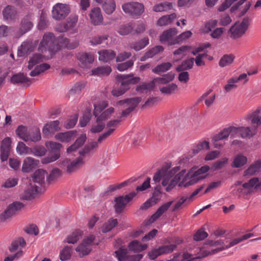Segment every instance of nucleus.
<instances>
[{"mask_svg":"<svg viewBox=\"0 0 261 261\" xmlns=\"http://www.w3.org/2000/svg\"><path fill=\"white\" fill-rule=\"evenodd\" d=\"M133 74L117 75L116 76L117 82L120 83V86L118 89H113L112 92V94L115 96H119L129 89L130 84H135L140 81L139 77H133Z\"/></svg>","mask_w":261,"mask_h":261,"instance_id":"f03ea898","label":"nucleus"},{"mask_svg":"<svg viewBox=\"0 0 261 261\" xmlns=\"http://www.w3.org/2000/svg\"><path fill=\"white\" fill-rule=\"evenodd\" d=\"M123 10L132 16H140L144 12V6L138 2H130L122 6Z\"/></svg>","mask_w":261,"mask_h":261,"instance_id":"4468645a","label":"nucleus"},{"mask_svg":"<svg viewBox=\"0 0 261 261\" xmlns=\"http://www.w3.org/2000/svg\"><path fill=\"white\" fill-rule=\"evenodd\" d=\"M72 247L65 246L60 252V259L62 261H65L69 259L71 256Z\"/></svg>","mask_w":261,"mask_h":261,"instance_id":"e2e57ef3","label":"nucleus"},{"mask_svg":"<svg viewBox=\"0 0 261 261\" xmlns=\"http://www.w3.org/2000/svg\"><path fill=\"white\" fill-rule=\"evenodd\" d=\"M118 224V221L117 219H110L107 222H105L101 227V231L103 233L111 230L114 227Z\"/></svg>","mask_w":261,"mask_h":261,"instance_id":"de8ad7c7","label":"nucleus"},{"mask_svg":"<svg viewBox=\"0 0 261 261\" xmlns=\"http://www.w3.org/2000/svg\"><path fill=\"white\" fill-rule=\"evenodd\" d=\"M47 177V173L43 169L36 170L32 176L33 181L41 186L44 183L45 178Z\"/></svg>","mask_w":261,"mask_h":261,"instance_id":"c756f323","label":"nucleus"},{"mask_svg":"<svg viewBox=\"0 0 261 261\" xmlns=\"http://www.w3.org/2000/svg\"><path fill=\"white\" fill-rule=\"evenodd\" d=\"M176 15L175 13H172L170 15H165L161 17L158 20L157 24L160 26H164L171 23L175 19Z\"/></svg>","mask_w":261,"mask_h":261,"instance_id":"a18cd8bd","label":"nucleus"},{"mask_svg":"<svg viewBox=\"0 0 261 261\" xmlns=\"http://www.w3.org/2000/svg\"><path fill=\"white\" fill-rule=\"evenodd\" d=\"M27 136L28 139L26 138L25 142L30 141L36 142L39 141L41 139L40 131L37 128L29 129Z\"/></svg>","mask_w":261,"mask_h":261,"instance_id":"72a5a7b5","label":"nucleus"},{"mask_svg":"<svg viewBox=\"0 0 261 261\" xmlns=\"http://www.w3.org/2000/svg\"><path fill=\"white\" fill-rule=\"evenodd\" d=\"M39 49L42 51L48 49L50 52H56L59 49V46L57 42L53 33L47 32L44 34L42 40L40 42Z\"/></svg>","mask_w":261,"mask_h":261,"instance_id":"6e6552de","label":"nucleus"},{"mask_svg":"<svg viewBox=\"0 0 261 261\" xmlns=\"http://www.w3.org/2000/svg\"><path fill=\"white\" fill-rule=\"evenodd\" d=\"M147 247L146 244L142 245L137 240H134L131 242L128 245L129 250L133 251L135 252H140L145 250Z\"/></svg>","mask_w":261,"mask_h":261,"instance_id":"79ce46f5","label":"nucleus"},{"mask_svg":"<svg viewBox=\"0 0 261 261\" xmlns=\"http://www.w3.org/2000/svg\"><path fill=\"white\" fill-rule=\"evenodd\" d=\"M155 83L153 80L148 83H142L136 88V91L139 94H147L154 88Z\"/></svg>","mask_w":261,"mask_h":261,"instance_id":"473e14b6","label":"nucleus"},{"mask_svg":"<svg viewBox=\"0 0 261 261\" xmlns=\"http://www.w3.org/2000/svg\"><path fill=\"white\" fill-rule=\"evenodd\" d=\"M149 43V39L147 37L139 40L138 41L132 43L129 45L131 48L134 49L136 51H139L144 48Z\"/></svg>","mask_w":261,"mask_h":261,"instance_id":"4c0bfd02","label":"nucleus"},{"mask_svg":"<svg viewBox=\"0 0 261 261\" xmlns=\"http://www.w3.org/2000/svg\"><path fill=\"white\" fill-rule=\"evenodd\" d=\"M103 11L108 14H111L115 10L116 4L114 0H107L102 4Z\"/></svg>","mask_w":261,"mask_h":261,"instance_id":"c03bdc74","label":"nucleus"},{"mask_svg":"<svg viewBox=\"0 0 261 261\" xmlns=\"http://www.w3.org/2000/svg\"><path fill=\"white\" fill-rule=\"evenodd\" d=\"M127 250L126 248H120L115 251V253L118 261H126L128 257Z\"/></svg>","mask_w":261,"mask_h":261,"instance_id":"680f3d73","label":"nucleus"},{"mask_svg":"<svg viewBox=\"0 0 261 261\" xmlns=\"http://www.w3.org/2000/svg\"><path fill=\"white\" fill-rule=\"evenodd\" d=\"M30 82V79L23 73L13 75L11 79V82L13 84L25 83Z\"/></svg>","mask_w":261,"mask_h":261,"instance_id":"ea45409f","label":"nucleus"},{"mask_svg":"<svg viewBox=\"0 0 261 261\" xmlns=\"http://www.w3.org/2000/svg\"><path fill=\"white\" fill-rule=\"evenodd\" d=\"M90 22L94 25H102L103 22L101 10L98 7L92 8L89 13Z\"/></svg>","mask_w":261,"mask_h":261,"instance_id":"aec40b11","label":"nucleus"},{"mask_svg":"<svg viewBox=\"0 0 261 261\" xmlns=\"http://www.w3.org/2000/svg\"><path fill=\"white\" fill-rule=\"evenodd\" d=\"M50 67V65L47 63L41 64L36 66L35 69L30 72V75L32 76H37L49 69Z\"/></svg>","mask_w":261,"mask_h":261,"instance_id":"09e8293b","label":"nucleus"},{"mask_svg":"<svg viewBox=\"0 0 261 261\" xmlns=\"http://www.w3.org/2000/svg\"><path fill=\"white\" fill-rule=\"evenodd\" d=\"M247 161L246 156L241 154L238 155L234 158L231 166L234 168L241 167L246 163Z\"/></svg>","mask_w":261,"mask_h":261,"instance_id":"6e6d98bb","label":"nucleus"},{"mask_svg":"<svg viewBox=\"0 0 261 261\" xmlns=\"http://www.w3.org/2000/svg\"><path fill=\"white\" fill-rule=\"evenodd\" d=\"M3 16L5 21H15L17 18V11L14 7L8 5L3 10Z\"/></svg>","mask_w":261,"mask_h":261,"instance_id":"412c9836","label":"nucleus"},{"mask_svg":"<svg viewBox=\"0 0 261 261\" xmlns=\"http://www.w3.org/2000/svg\"><path fill=\"white\" fill-rule=\"evenodd\" d=\"M78 21V16L76 14L71 15L67 19L63 27L58 29V31L60 32H64L68 31L70 29H72L76 25Z\"/></svg>","mask_w":261,"mask_h":261,"instance_id":"b1692460","label":"nucleus"},{"mask_svg":"<svg viewBox=\"0 0 261 261\" xmlns=\"http://www.w3.org/2000/svg\"><path fill=\"white\" fill-rule=\"evenodd\" d=\"M70 12V7L69 5L65 4L57 3L53 8V18L57 20H61L65 19Z\"/></svg>","mask_w":261,"mask_h":261,"instance_id":"9b49d317","label":"nucleus"},{"mask_svg":"<svg viewBox=\"0 0 261 261\" xmlns=\"http://www.w3.org/2000/svg\"><path fill=\"white\" fill-rule=\"evenodd\" d=\"M177 31L175 28H171L163 32L160 37V40L162 43H167L169 45L178 44Z\"/></svg>","mask_w":261,"mask_h":261,"instance_id":"dca6fc26","label":"nucleus"},{"mask_svg":"<svg viewBox=\"0 0 261 261\" xmlns=\"http://www.w3.org/2000/svg\"><path fill=\"white\" fill-rule=\"evenodd\" d=\"M38 191V187L36 185H31L25 190L21 196V199L31 200L35 198Z\"/></svg>","mask_w":261,"mask_h":261,"instance_id":"7c9ffc66","label":"nucleus"},{"mask_svg":"<svg viewBox=\"0 0 261 261\" xmlns=\"http://www.w3.org/2000/svg\"><path fill=\"white\" fill-rule=\"evenodd\" d=\"M87 139L86 134H82L77 138L74 143L68 147L67 149V152L69 153L76 151L78 148L83 146Z\"/></svg>","mask_w":261,"mask_h":261,"instance_id":"c85d7f7f","label":"nucleus"},{"mask_svg":"<svg viewBox=\"0 0 261 261\" xmlns=\"http://www.w3.org/2000/svg\"><path fill=\"white\" fill-rule=\"evenodd\" d=\"M172 67V64L169 62L163 63L157 65L152 69V72L159 74L160 72H164L169 70Z\"/></svg>","mask_w":261,"mask_h":261,"instance_id":"4d7b16f0","label":"nucleus"},{"mask_svg":"<svg viewBox=\"0 0 261 261\" xmlns=\"http://www.w3.org/2000/svg\"><path fill=\"white\" fill-rule=\"evenodd\" d=\"M11 139L9 137L5 138L1 147V159L2 162L7 161L11 149Z\"/></svg>","mask_w":261,"mask_h":261,"instance_id":"4be33fe9","label":"nucleus"},{"mask_svg":"<svg viewBox=\"0 0 261 261\" xmlns=\"http://www.w3.org/2000/svg\"><path fill=\"white\" fill-rule=\"evenodd\" d=\"M25 245L26 242L24 239L22 237H19L12 242L9 249L10 252H13L17 250L19 247L22 248L24 247Z\"/></svg>","mask_w":261,"mask_h":261,"instance_id":"37998d69","label":"nucleus"},{"mask_svg":"<svg viewBox=\"0 0 261 261\" xmlns=\"http://www.w3.org/2000/svg\"><path fill=\"white\" fill-rule=\"evenodd\" d=\"M173 201H169L166 203L163 204L156 211V212L151 216V218L149 219L150 222H153L154 221L157 220L159 217H160L163 213H164L166 211L168 210L169 207L172 204Z\"/></svg>","mask_w":261,"mask_h":261,"instance_id":"2f4dec72","label":"nucleus"},{"mask_svg":"<svg viewBox=\"0 0 261 261\" xmlns=\"http://www.w3.org/2000/svg\"><path fill=\"white\" fill-rule=\"evenodd\" d=\"M32 51V42L30 41L24 42L18 49V56L23 57Z\"/></svg>","mask_w":261,"mask_h":261,"instance_id":"c9c22d12","label":"nucleus"},{"mask_svg":"<svg viewBox=\"0 0 261 261\" xmlns=\"http://www.w3.org/2000/svg\"><path fill=\"white\" fill-rule=\"evenodd\" d=\"M59 124L60 122L58 120L53 121L47 123L43 129V135L47 137L58 131L59 129Z\"/></svg>","mask_w":261,"mask_h":261,"instance_id":"393cba45","label":"nucleus"},{"mask_svg":"<svg viewBox=\"0 0 261 261\" xmlns=\"http://www.w3.org/2000/svg\"><path fill=\"white\" fill-rule=\"evenodd\" d=\"M174 78V74L172 72H168L164 74L162 77H155L153 80L154 83H159L162 84H167L172 81Z\"/></svg>","mask_w":261,"mask_h":261,"instance_id":"a19ab883","label":"nucleus"},{"mask_svg":"<svg viewBox=\"0 0 261 261\" xmlns=\"http://www.w3.org/2000/svg\"><path fill=\"white\" fill-rule=\"evenodd\" d=\"M208 236V234L204 231V228L201 227L194 234L193 239L196 241H202Z\"/></svg>","mask_w":261,"mask_h":261,"instance_id":"774afa93","label":"nucleus"},{"mask_svg":"<svg viewBox=\"0 0 261 261\" xmlns=\"http://www.w3.org/2000/svg\"><path fill=\"white\" fill-rule=\"evenodd\" d=\"M261 169V161H257L251 165L245 171V175H253L258 173Z\"/></svg>","mask_w":261,"mask_h":261,"instance_id":"e433bc0d","label":"nucleus"},{"mask_svg":"<svg viewBox=\"0 0 261 261\" xmlns=\"http://www.w3.org/2000/svg\"><path fill=\"white\" fill-rule=\"evenodd\" d=\"M43 59V57L42 55L40 54H34L29 60L28 68L30 70L32 69L34 66L42 62Z\"/></svg>","mask_w":261,"mask_h":261,"instance_id":"13d9d810","label":"nucleus"},{"mask_svg":"<svg viewBox=\"0 0 261 261\" xmlns=\"http://www.w3.org/2000/svg\"><path fill=\"white\" fill-rule=\"evenodd\" d=\"M170 167V165L166 164L161 169L158 170L153 177V180L155 183L159 182L162 179V186H168L166 188L167 192L170 191L186 173V170H182L178 173L176 174L179 170V167H176L168 170Z\"/></svg>","mask_w":261,"mask_h":261,"instance_id":"f257e3e1","label":"nucleus"},{"mask_svg":"<svg viewBox=\"0 0 261 261\" xmlns=\"http://www.w3.org/2000/svg\"><path fill=\"white\" fill-rule=\"evenodd\" d=\"M29 130L27 128L23 125H19L16 130V134L21 139L24 141L26 138L28 139L27 134Z\"/></svg>","mask_w":261,"mask_h":261,"instance_id":"69168bd1","label":"nucleus"},{"mask_svg":"<svg viewBox=\"0 0 261 261\" xmlns=\"http://www.w3.org/2000/svg\"><path fill=\"white\" fill-rule=\"evenodd\" d=\"M39 161L32 157H27L23 161L22 170L24 172H30L37 166Z\"/></svg>","mask_w":261,"mask_h":261,"instance_id":"cd10ccee","label":"nucleus"},{"mask_svg":"<svg viewBox=\"0 0 261 261\" xmlns=\"http://www.w3.org/2000/svg\"><path fill=\"white\" fill-rule=\"evenodd\" d=\"M258 179L257 177H253L250 179L248 182L244 183L243 185V188L248 190L247 193L249 194L251 192L252 188L255 186L258 185Z\"/></svg>","mask_w":261,"mask_h":261,"instance_id":"052dcab7","label":"nucleus"},{"mask_svg":"<svg viewBox=\"0 0 261 261\" xmlns=\"http://www.w3.org/2000/svg\"><path fill=\"white\" fill-rule=\"evenodd\" d=\"M82 232V231L80 230H75L69 235L64 242L69 244H75L81 238Z\"/></svg>","mask_w":261,"mask_h":261,"instance_id":"8fccbe9b","label":"nucleus"},{"mask_svg":"<svg viewBox=\"0 0 261 261\" xmlns=\"http://www.w3.org/2000/svg\"><path fill=\"white\" fill-rule=\"evenodd\" d=\"M210 169L208 166H204L201 167L199 169L194 171L192 169L183 178L182 181L179 184L181 186L184 184L185 187L193 185L197 183L199 180H201L205 177V175H201L207 172Z\"/></svg>","mask_w":261,"mask_h":261,"instance_id":"7ed1b4c3","label":"nucleus"},{"mask_svg":"<svg viewBox=\"0 0 261 261\" xmlns=\"http://www.w3.org/2000/svg\"><path fill=\"white\" fill-rule=\"evenodd\" d=\"M134 26L133 23H129L121 25L118 30V33L122 36L129 34L133 30Z\"/></svg>","mask_w":261,"mask_h":261,"instance_id":"603ef678","label":"nucleus"},{"mask_svg":"<svg viewBox=\"0 0 261 261\" xmlns=\"http://www.w3.org/2000/svg\"><path fill=\"white\" fill-rule=\"evenodd\" d=\"M250 20L248 17H245L241 22H237L232 25L228 31L230 38L236 39L243 36L248 29Z\"/></svg>","mask_w":261,"mask_h":261,"instance_id":"0eeeda50","label":"nucleus"},{"mask_svg":"<svg viewBox=\"0 0 261 261\" xmlns=\"http://www.w3.org/2000/svg\"><path fill=\"white\" fill-rule=\"evenodd\" d=\"M33 27V23L31 21L30 16H26L21 21L19 28L14 33L13 36L15 38L18 39L30 31Z\"/></svg>","mask_w":261,"mask_h":261,"instance_id":"2eb2a0df","label":"nucleus"},{"mask_svg":"<svg viewBox=\"0 0 261 261\" xmlns=\"http://www.w3.org/2000/svg\"><path fill=\"white\" fill-rule=\"evenodd\" d=\"M234 59V56L232 54L224 55L219 61V65L221 67L231 64Z\"/></svg>","mask_w":261,"mask_h":261,"instance_id":"864d4df0","label":"nucleus"},{"mask_svg":"<svg viewBox=\"0 0 261 261\" xmlns=\"http://www.w3.org/2000/svg\"><path fill=\"white\" fill-rule=\"evenodd\" d=\"M240 127L230 126L224 128L217 134L215 138L217 140H224L227 138L229 135L231 138H235L240 136Z\"/></svg>","mask_w":261,"mask_h":261,"instance_id":"6ab92c4d","label":"nucleus"},{"mask_svg":"<svg viewBox=\"0 0 261 261\" xmlns=\"http://www.w3.org/2000/svg\"><path fill=\"white\" fill-rule=\"evenodd\" d=\"M135 192H132L125 196H119L115 199L114 208L116 213H121L128 203L136 195Z\"/></svg>","mask_w":261,"mask_h":261,"instance_id":"ddd939ff","label":"nucleus"},{"mask_svg":"<svg viewBox=\"0 0 261 261\" xmlns=\"http://www.w3.org/2000/svg\"><path fill=\"white\" fill-rule=\"evenodd\" d=\"M112 71V69L109 66L98 67L92 69V74L97 76H106L109 75Z\"/></svg>","mask_w":261,"mask_h":261,"instance_id":"f704fd0d","label":"nucleus"},{"mask_svg":"<svg viewBox=\"0 0 261 261\" xmlns=\"http://www.w3.org/2000/svg\"><path fill=\"white\" fill-rule=\"evenodd\" d=\"M24 205L22 203L19 201H15L10 204L5 210V211L1 215L0 219L1 220L5 221L6 219L10 218L15 213L20 210Z\"/></svg>","mask_w":261,"mask_h":261,"instance_id":"a211bd4d","label":"nucleus"},{"mask_svg":"<svg viewBox=\"0 0 261 261\" xmlns=\"http://www.w3.org/2000/svg\"><path fill=\"white\" fill-rule=\"evenodd\" d=\"M76 131L74 130H69L65 133H57L55 138L62 142H68L70 141L76 135Z\"/></svg>","mask_w":261,"mask_h":261,"instance_id":"bb28decb","label":"nucleus"},{"mask_svg":"<svg viewBox=\"0 0 261 261\" xmlns=\"http://www.w3.org/2000/svg\"><path fill=\"white\" fill-rule=\"evenodd\" d=\"M177 89V86L175 84L172 83L166 86L163 87L162 88H160V90L162 93L171 94Z\"/></svg>","mask_w":261,"mask_h":261,"instance_id":"338daca9","label":"nucleus"},{"mask_svg":"<svg viewBox=\"0 0 261 261\" xmlns=\"http://www.w3.org/2000/svg\"><path fill=\"white\" fill-rule=\"evenodd\" d=\"M46 149L43 146L36 145L31 148L30 154L33 153L36 156H42L45 154Z\"/></svg>","mask_w":261,"mask_h":261,"instance_id":"bf43d9fd","label":"nucleus"},{"mask_svg":"<svg viewBox=\"0 0 261 261\" xmlns=\"http://www.w3.org/2000/svg\"><path fill=\"white\" fill-rule=\"evenodd\" d=\"M46 147L50 149L49 154L42 160V163L46 164L54 162L60 157V149L62 145L54 141H48L46 143Z\"/></svg>","mask_w":261,"mask_h":261,"instance_id":"1a4fd4ad","label":"nucleus"},{"mask_svg":"<svg viewBox=\"0 0 261 261\" xmlns=\"http://www.w3.org/2000/svg\"><path fill=\"white\" fill-rule=\"evenodd\" d=\"M115 130V129L114 128H110L109 130L100 135L97 141L91 142L85 145L84 148L79 151V154L81 156H86L93 154L97 150L99 145L111 136Z\"/></svg>","mask_w":261,"mask_h":261,"instance_id":"39448f33","label":"nucleus"},{"mask_svg":"<svg viewBox=\"0 0 261 261\" xmlns=\"http://www.w3.org/2000/svg\"><path fill=\"white\" fill-rule=\"evenodd\" d=\"M261 108H258L255 111L247 115V119L251 121V123L254 125L251 129L249 127H240V135L242 138H250L253 135L252 130H255L256 127L261 124V116L259 114L260 113Z\"/></svg>","mask_w":261,"mask_h":261,"instance_id":"20e7f679","label":"nucleus"},{"mask_svg":"<svg viewBox=\"0 0 261 261\" xmlns=\"http://www.w3.org/2000/svg\"><path fill=\"white\" fill-rule=\"evenodd\" d=\"M99 60L105 63L109 62L115 58L116 54L111 49H102L98 51Z\"/></svg>","mask_w":261,"mask_h":261,"instance_id":"a878e982","label":"nucleus"},{"mask_svg":"<svg viewBox=\"0 0 261 261\" xmlns=\"http://www.w3.org/2000/svg\"><path fill=\"white\" fill-rule=\"evenodd\" d=\"M84 163L83 158L80 156L74 161L66 159L62 161L61 164L66 173L71 174L82 167Z\"/></svg>","mask_w":261,"mask_h":261,"instance_id":"f8f14e48","label":"nucleus"},{"mask_svg":"<svg viewBox=\"0 0 261 261\" xmlns=\"http://www.w3.org/2000/svg\"><path fill=\"white\" fill-rule=\"evenodd\" d=\"M115 130V129L114 128H110L109 130L100 135L97 141L91 142L85 145L84 148L79 151V154L81 156H86L93 154L97 150L99 145L111 136Z\"/></svg>","mask_w":261,"mask_h":261,"instance_id":"423d86ee","label":"nucleus"},{"mask_svg":"<svg viewBox=\"0 0 261 261\" xmlns=\"http://www.w3.org/2000/svg\"><path fill=\"white\" fill-rule=\"evenodd\" d=\"M194 58H191L182 62L181 64L178 65L176 70L178 72L187 70L191 69L194 65Z\"/></svg>","mask_w":261,"mask_h":261,"instance_id":"58836bf2","label":"nucleus"},{"mask_svg":"<svg viewBox=\"0 0 261 261\" xmlns=\"http://www.w3.org/2000/svg\"><path fill=\"white\" fill-rule=\"evenodd\" d=\"M253 236V233H247L246 234L243 236H242L240 238L235 239L233 240L232 241H231L228 244L226 245L225 246L218 248L216 249H214L212 250V254H215L216 252H218L219 251L225 250L226 249H227L228 248H230L231 247H232L238 243L241 242L242 241H243L245 240H247L250 237H252Z\"/></svg>","mask_w":261,"mask_h":261,"instance_id":"5701e85b","label":"nucleus"},{"mask_svg":"<svg viewBox=\"0 0 261 261\" xmlns=\"http://www.w3.org/2000/svg\"><path fill=\"white\" fill-rule=\"evenodd\" d=\"M172 8V4L169 2H164L154 5L153 10L156 12L167 11Z\"/></svg>","mask_w":261,"mask_h":261,"instance_id":"3c124183","label":"nucleus"},{"mask_svg":"<svg viewBox=\"0 0 261 261\" xmlns=\"http://www.w3.org/2000/svg\"><path fill=\"white\" fill-rule=\"evenodd\" d=\"M176 248V245L175 244L163 245L158 248L152 249L148 253V256L150 259L153 260L161 255L172 252Z\"/></svg>","mask_w":261,"mask_h":261,"instance_id":"f3484780","label":"nucleus"},{"mask_svg":"<svg viewBox=\"0 0 261 261\" xmlns=\"http://www.w3.org/2000/svg\"><path fill=\"white\" fill-rule=\"evenodd\" d=\"M59 39L62 45L69 49H74L79 45V42L76 40L71 41L68 38H64L63 37H60Z\"/></svg>","mask_w":261,"mask_h":261,"instance_id":"49530a36","label":"nucleus"},{"mask_svg":"<svg viewBox=\"0 0 261 261\" xmlns=\"http://www.w3.org/2000/svg\"><path fill=\"white\" fill-rule=\"evenodd\" d=\"M141 100V97H136L118 101L117 106L124 109L122 112L121 117H127L135 109Z\"/></svg>","mask_w":261,"mask_h":261,"instance_id":"9d476101","label":"nucleus"},{"mask_svg":"<svg viewBox=\"0 0 261 261\" xmlns=\"http://www.w3.org/2000/svg\"><path fill=\"white\" fill-rule=\"evenodd\" d=\"M78 59L83 64H90L94 61V56L91 54L83 53L79 55Z\"/></svg>","mask_w":261,"mask_h":261,"instance_id":"5fc2aeb1","label":"nucleus"},{"mask_svg":"<svg viewBox=\"0 0 261 261\" xmlns=\"http://www.w3.org/2000/svg\"><path fill=\"white\" fill-rule=\"evenodd\" d=\"M108 35H103L102 36H95L91 38L90 42L91 45H96L102 43L105 40L108 39Z\"/></svg>","mask_w":261,"mask_h":261,"instance_id":"0e129e2a","label":"nucleus"}]
</instances>
